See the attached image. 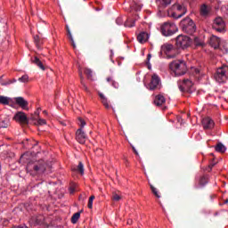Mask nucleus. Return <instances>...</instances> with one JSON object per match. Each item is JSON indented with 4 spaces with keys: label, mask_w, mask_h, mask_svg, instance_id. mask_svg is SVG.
Masks as SVG:
<instances>
[{
    "label": "nucleus",
    "mask_w": 228,
    "mask_h": 228,
    "mask_svg": "<svg viewBox=\"0 0 228 228\" xmlns=\"http://www.w3.org/2000/svg\"><path fill=\"white\" fill-rule=\"evenodd\" d=\"M102 103L106 108V110H110V104L108 103V98H103V100H102Z\"/></svg>",
    "instance_id": "40"
},
{
    "label": "nucleus",
    "mask_w": 228,
    "mask_h": 228,
    "mask_svg": "<svg viewBox=\"0 0 228 228\" xmlns=\"http://www.w3.org/2000/svg\"><path fill=\"white\" fill-rule=\"evenodd\" d=\"M220 44H222V39L220 37L212 35L209 40V45L214 49H220Z\"/></svg>",
    "instance_id": "15"
},
{
    "label": "nucleus",
    "mask_w": 228,
    "mask_h": 228,
    "mask_svg": "<svg viewBox=\"0 0 228 228\" xmlns=\"http://www.w3.org/2000/svg\"><path fill=\"white\" fill-rule=\"evenodd\" d=\"M180 28L187 35H193L197 31V25H195V22L190 17H186L181 20Z\"/></svg>",
    "instance_id": "2"
},
{
    "label": "nucleus",
    "mask_w": 228,
    "mask_h": 228,
    "mask_svg": "<svg viewBox=\"0 0 228 228\" xmlns=\"http://www.w3.org/2000/svg\"><path fill=\"white\" fill-rule=\"evenodd\" d=\"M156 3L159 6V12H163V10H165V8H167L168 4L172 3V0H156Z\"/></svg>",
    "instance_id": "17"
},
{
    "label": "nucleus",
    "mask_w": 228,
    "mask_h": 228,
    "mask_svg": "<svg viewBox=\"0 0 228 228\" xmlns=\"http://www.w3.org/2000/svg\"><path fill=\"white\" fill-rule=\"evenodd\" d=\"M76 191V185L73 184L69 187V193L72 195Z\"/></svg>",
    "instance_id": "44"
},
{
    "label": "nucleus",
    "mask_w": 228,
    "mask_h": 228,
    "mask_svg": "<svg viewBox=\"0 0 228 228\" xmlns=\"http://www.w3.org/2000/svg\"><path fill=\"white\" fill-rule=\"evenodd\" d=\"M95 200V196L94 195H92L90 198H89V200H88V203H87V208L89 209H92V208H94V200Z\"/></svg>",
    "instance_id": "32"
},
{
    "label": "nucleus",
    "mask_w": 228,
    "mask_h": 228,
    "mask_svg": "<svg viewBox=\"0 0 228 228\" xmlns=\"http://www.w3.org/2000/svg\"><path fill=\"white\" fill-rule=\"evenodd\" d=\"M212 29L216 31L217 33H225L227 31L225 21L222 17H217L214 20L212 24Z\"/></svg>",
    "instance_id": "8"
},
{
    "label": "nucleus",
    "mask_w": 228,
    "mask_h": 228,
    "mask_svg": "<svg viewBox=\"0 0 228 228\" xmlns=\"http://www.w3.org/2000/svg\"><path fill=\"white\" fill-rule=\"evenodd\" d=\"M72 172H77L80 175H83L85 174V165H83V162H79L77 167H73L71 168Z\"/></svg>",
    "instance_id": "21"
},
{
    "label": "nucleus",
    "mask_w": 228,
    "mask_h": 228,
    "mask_svg": "<svg viewBox=\"0 0 228 228\" xmlns=\"http://www.w3.org/2000/svg\"><path fill=\"white\" fill-rule=\"evenodd\" d=\"M10 126V119L8 118H0V128H6Z\"/></svg>",
    "instance_id": "24"
},
{
    "label": "nucleus",
    "mask_w": 228,
    "mask_h": 228,
    "mask_svg": "<svg viewBox=\"0 0 228 228\" xmlns=\"http://www.w3.org/2000/svg\"><path fill=\"white\" fill-rule=\"evenodd\" d=\"M27 172H28L30 175L44 174V172H45V162H44V160L28 162L27 164Z\"/></svg>",
    "instance_id": "1"
},
{
    "label": "nucleus",
    "mask_w": 228,
    "mask_h": 228,
    "mask_svg": "<svg viewBox=\"0 0 228 228\" xmlns=\"http://www.w3.org/2000/svg\"><path fill=\"white\" fill-rule=\"evenodd\" d=\"M79 218H81V212L75 213L71 217V224H77Z\"/></svg>",
    "instance_id": "29"
},
{
    "label": "nucleus",
    "mask_w": 228,
    "mask_h": 228,
    "mask_svg": "<svg viewBox=\"0 0 228 228\" xmlns=\"http://www.w3.org/2000/svg\"><path fill=\"white\" fill-rule=\"evenodd\" d=\"M97 151V152H102V149H98V150H96Z\"/></svg>",
    "instance_id": "56"
},
{
    "label": "nucleus",
    "mask_w": 228,
    "mask_h": 228,
    "mask_svg": "<svg viewBox=\"0 0 228 228\" xmlns=\"http://www.w3.org/2000/svg\"><path fill=\"white\" fill-rule=\"evenodd\" d=\"M149 86L150 90H158L161 86V79L158 75H152Z\"/></svg>",
    "instance_id": "12"
},
{
    "label": "nucleus",
    "mask_w": 228,
    "mask_h": 228,
    "mask_svg": "<svg viewBox=\"0 0 228 228\" xmlns=\"http://www.w3.org/2000/svg\"><path fill=\"white\" fill-rule=\"evenodd\" d=\"M106 81H107V83H110V85H111V86H113V88H116V89L118 88V82L115 81L113 79V77H108L106 78Z\"/></svg>",
    "instance_id": "25"
},
{
    "label": "nucleus",
    "mask_w": 228,
    "mask_h": 228,
    "mask_svg": "<svg viewBox=\"0 0 228 228\" xmlns=\"http://www.w3.org/2000/svg\"><path fill=\"white\" fill-rule=\"evenodd\" d=\"M151 58H152V55H151V53H149L148 56H147V61H151Z\"/></svg>",
    "instance_id": "50"
},
{
    "label": "nucleus",
    "mask_w": 228,
    "mask_h": 228,
    "mask_svg": "<svg viewBox=\"0 0 228 228\" xmlns=\"http://www.w3.org/2000/svg\"><path fill=\"white\" fill-rule=\"evenodd\" d=\"M227 202H228V200H225V204H227Z\"/></svg>",
    "instance_id": "59"
},
{
    "label": "nucleus",
    "mask_w": 228,
    "mask_h": 228,
    "mask_svg": "<svg viewBox=\"0 0 228 228\" xmlns=\"http://www.w3.org/2000/svg\"><path fill=\"white\" fill-rule=\"evenodd\" d=\"M161 53H165L167 60L175 58V56H177V50H175V48L170 44H164L161 46Z\"/></svg>",
    "instance_id": "9"
},
{
    "label": "nucleus",
    "mask_w": 228,
    "mask_h": 228,
    "mask_svg": "<svg viewBox=\"0 0 228 228\" xmlns=\"http://www.w3.org/2000/svg\"><path fill=\"white\" fill-rule=\"evenodd\" d=\"M200 186H206V184H208V179L206 178V176H202L200 179Z\"/></svg>",
    "instance_id": "39"
},
{
    "label": "nucleus",
    "mask_w": 228,
    "mask_h": 228,
    "mask_svg": "<svg viewBox=\"0 0 228 228\" xmlns=\"http://www.w3.org/2000/svg\"><path fill=\"white\" fill-rule=\"evenodd\" d=\"M15 102L22 110H28V101L24 100L22 97H17Z\"/></svg>",
    "instance_id": "20"
},
{
    "label": "nucleus",
    "mask_w": 228,
    "mask_h": 228,
    "mask_svg": "<svg viewBox=\"0 0 228 228\" xmlns=\"http://www.w3.org/2000/svg\"><path fill=\"white\" fill-rule=\"evenodd\" d=\"M80 83L82 85V88L83 90H85V92H88V86H86V84H85V80L83 78V73H80Z\"/></svg>",
    "instance_id": "31"
},
{
    "label": "nucleus",
    "mask_w": 228,
    "mask_h": 228,
    "mask_svg": "<svg viewBox=\"0 0 228 228\" xmlns=\"http://www.w3.org/2000/svg\"><path fill=\"white\" fill-rule=\"evenodd\" d=\"M13 120L19 122L20 124H21V126H28V124H29V119L28 118V116H26V113L22 111H18L14 115Z\"/></svg>",
    "instance_id": "11"
},
{
    "label": "nucleus",
    "mask_w": 228,
    "mask_h": 228,
    "mask_svg": "<svg viewBox=\"0 0 228 228\" xmlns=\"http://www.w3.org/2000/svg\"><path fill=\"white\" fill-rule=\"evenodd\" d=\"M202 126L204 129H213L215 127V121L210 118H205L202 119Z\"/></svg>",
    "instance_id": "16"
},
{
    "label": "nucleus",
    "mask_w": 228,
    "mask_h": 228,
    "mask_svg": "<svg viewBox=\"0 0 228 228\" xmlns=\"http://www.w3.org/2000/svg\"><path fill=\"white\" fill-rule=\"evenodd\" d=\"M66 29H67V33L69 40H72V33L70 32V28H69V26H66Z\"/></svg>",
    "instance_id": "43"
},
{
    "label": "nucleus",
    "mask_w": 228,
    "mask_h": 228,
    "mask_svg": "<svg viewBox=\"0 0 228 228\" xmlns=\"http://www.w3.org/2000/svg\"><path fill=\"white\" fill-rule=\"evenodd\" d=\"M160 32L163 37H172L177 33V26L170 21L164 22L160 27Z\"/></svg>",
    "instance_id": "5"
},
{
    "label": "nucleus",
    "mask_w": 228,
    "mask_h": 228,
    "mask_svg": "<svg viewBox=\"0 0 228 228\" xmlns=\"http://www.w3.org/2000/svg\"><path fill=\"white\" fill-rule=\"evenodd\" d=\"M86 134L83 131V128H79L76 132V140L78 143L84 145L86 142Z\"/></svg>",
    "instance_id": "14"
},
{
    "label": "nucleus",
    "mask_w": 228,
    "mask_h": 228,
    "mask_svg": "<svg viewBox=\"0 0 228 228\" xmlns=\"http://www.w3.org/2000/svg\"><path fill=\"white\" fill-rule=\"evenodd\" d=\"M191 45V38L188 36L179 35L175 38V46L177 49H186V47H190Z\"/></svg>",
    "instance_id": "7"
},
{
    "label": "nucleus",
    "mask_w": 228,
    "mask_h": 228,
    "mask_svg": "<svg viewBox=\"0 0 228 228\" xmlns=\"http://www.w3.org/2000/svg\"><path fill=\"white\" fill-rule=\"evenodd\" d=\"M84 73L86 74V76L87 77V79H92V69H86L84 70Z\"/></svg>",
    "instance_id": "37"
},
{
    "label": "nucleus",
    "mask_w": 228,
    "mask_h": 228,
    "mask_svg": "<svg viewBox=\"0 0 228 228\" xmlns=\"http://www.w3.org/2000/svg\"><path fill=\"white\" fill-rule=\"evenodd\" d=\"M12 83H17V79L13 78L12 80L9 79L2 83V86H8V85H12Z\"/></svg>",
    "instance_id": "34"
},
{
    "label": "nucleus",
    "mask_w": 228,
    "mask_h": 228,
    "mask_svg": "<svg viewBox=\"0 0 228 228\" xmlns=\"http://www.w3.org/2000/svg\"><path fill=\"white\" fill-rule=\"evenodd\" d=\"M223 47L225 50V53H228V43H224V45H223Z\"/></svg>",
    "instance_id": "48"
},
{
    "label": "nucleus",
    "mask_w": 228,
    "mask_h": 228,
    "mask_svg": "<svg viewBox=\"0 0 228 228\" xmlns=\"http://www.w3.org/2000/svg\"><path fill=\"white\" fill-rule=\"evenodd\" d=\"M137 40L140 44H145L149 40V34L147 32H141L137 36Z\"/></svg>",
    "instance_id": "22"
},
{
    "label": "nucleus",
    "mask_w": 228,
    "mask_h": 228,
    "mask_svg": "<svg viewBox=\"0 0 228 228\" xmlns=\"http://www.w3.org/2000/svg\"><path fill=\"white\" fill-rule=\"evenodd\" d=\"M20 83H28L29 81V77L28 75H23L18 79Z\"/></svg>",
    "instance_id": "33"
},
{
    "label": "nucleus",
    "mask_w": 228,
    "mask_h": 228,
    "mask_svg": "<svg viewBox=\"0 0 228 228\" xmlns=\"http://www.w3.org/2000/svg\"><path fill=\"white\" fill-rule=\"evenodd\" d=\"M180 92H186L187 94H193L195 88H193V82L188 78L183 79L179 86Z\"/></svg>",
    "instance_id": "10"
},
{
    "label": "nucleus",
    "mask_w": 228,
    "mask_h": 228,
    "mask_svg": "<svg viewBox=\"0 0 228 228\" xmlns=\"http://www.w3.org/2000/svg\"><path fill=\"white\" fill-rule=\"evenodd\" d=\"M195 74H200V70L199 69H194Z\"/></svg>",
    "instance_id": "52"
},
{
    "label": "nucleus",
    "mask_w": 228,
    "mask_h": 228,
    "mask_svg": "<svg viewBox=\"0 0 228 228\" xmlns=\"http://www.w3.org/2000/svg\"><path fill=\"white\" fill-rule=\"evenodd\" d=\"M8 224H10V221L8 219L3 220V225H8Z\"/></svg>",
    "instance_id": "47"
},
{
    "label": "nucleus",
    "mask_w": 228,
    "mask_h": 228,
    "mask_svg": "<svg viewBox=\"0 0 228 228\" xmlns=\"http://www.w3.org/2000/svg\"><path fill=\"white\" fill-rule=\"evenodd\" d=\"M116 23H117L118 26H120V24H122V18H118V19L116 20Z\"/></svg>",
    "instance_id": "46"
},
{
    "label": "nucleus",
    "mask_w": 228,
    "mask_h": 228,
    "mask_svg": "<svg viewBox=\"0 0 228 228\" xmlns=\"http://www.w3.org/2000/svg\"><path fill=\"white\" fill-rule=\"evenodd\" d=\"M216 152H221L222 154H224V152H225V151H227V148H225V146L223 145L222 142H219L216 146Z\"/></svg>",
    "instance_id": "27"
},
{
    "label": "nucleus",
    "mask_w": 228,
    "mask_h": 228,
    "mask_svg": "<svg viewBox=\"0 0 228 228\" xmlns=\"http://www.w3.org/2000/svg\"><path fill=\"white\" fill-rule=\"evenodd\" d=\"M132 149H133L134 154H135L136 156H138V151H136V149H135L134 147H132Z\"/></svg>",
    "instance_id": "51"
},
{
    "label": "nucleus",
    "mask_w": 228,
    "mask_h": 228,
    "mask_svg": "<svg viewBox=\"0 0 228 228\" xmlns=\"http://www.w3.org/2000/svg\"><path fill=\"white\" fill-rule=\"evenodd\" d=\"M78 125L80 126V129H83L84 126H86V122L82 118H78Z\"/></svg>",
    "instance_id": "41"
},
{
    "label": "nucleus",
    "mask_w": 228,
    "mask_h": 228,
    "mask_svg": "<svg viewBox=\"0 0 228 228\" xmlns=\"http://www.w3.org/2000/svg\"><path fill=\"white\" fill-rule=\"evenodd\" d=\"M34 44L36 45L37 49H40V46L42 45V39H40V36H34Z\"/></svg>",
    "instance_id": "28"
},
{
    "label": "nucleus",
    "mask_w": 228,
    "mask_h": 228,
    "mask_svg": "<svg viewBox=\"0 0 228 228\" xmlns=\"http://www.w3.org/2000/svg\"><path fill=\"white\" fill-rule=\"evenodd\" d=\"M31 61L34 63V65H37V67L41 69V70H45V66H44V63H42V61H40L38 57L35 56L31 59Z\"/></svg>",
    "instance_id": "23"
},
{
    "label": "nucleus",
    "mask_w": 228,
    "mask_h": 228,
    "mask_svg": "<svg viewBox=\"0 0 228 228\" xmlns=\"http://www.w3.org/2000/svg\"><path fill=\"white\" fill-rule=\"evenodd\" d=\"M194 44L198 47H202V45H204V43L200 42V39L199 37H194Z\"/></svg>",
    "instance_id": "36"
},
{
    "label": "nucleus",
    "mask_w": 228,
    "mask_h": 228,
    "mask_svg": "<svg viewBox=\"0 0 228 228\" xmlns=\"http://www.w3.org/2000/svg\"><path fill=\"white\" fill-rule=\"evenodd\" d=\"M214 77L217 83H225L228 77V66H223L217 69Z\"/></svg>",
    "instance_id": "6"
},
{
    "label": "nucleus",
    "mask_w": 228,
    "mask_h": 228,
    "mask_svg": "<svg viewBox=\"0 0 228 228\" xmlns=\"http://www.w3.org/2000/svg\"><path fill=\"white\" fill-rule=\"evenodd\" d=\"M150 188H151L153 195H155V197H157V199L161 198V195H159V192L158 191V189L156 187H154V185L150 184Z\"/></svg>",
    "instance_id": "30"
},
{
    "label": "nucleus",
    "mask_w": 228,
    "mask_h": 228,
    "mask_svg": "<svg viewBox=\"0 0 228 228\" xmlns=\"http://www.w3.org/2000/svg\"><path fill=\"white\" fill-rule=\"evenodd\" d=\"M71 45L73 46V47H76V44L74 43V38L72 37V40H71Z\"/></svg>",
    "instance_id": "53"
},
{
    "label": "nucleus",
    "mask_w": 228,
    "mask_h": 228,
    "mask_svg": "<svg viewBox=\"0 0 228 228\" xmlns=\"http://www.w3.org/2000/svg\"><path fill=\"white\" fill-rule=\"evenodd\" d=\"M186 12H188L186 7L179 4H173L172 7L167 10L168 15L174 19H181V17L186 15Z\"/></svg>",
    "instance_id": "4"
},
{
    "label": "nucleus",
    "mask_w": 228,
    "mask_h": 228,
    "mask_svg": "<svg viewBox=\"0 0 228 228\" xmlns=\"http://www.w3.org/2000/svg\"><path fill=\"white\" fill-rule=\"evenodd\" d=\"M99 95H100L101 101H102L103 99H106V96H104V95L102 94V93H100Z\"/></svg>",
    "instance_id": "49"
},
{
    "label": "nucleus",
    "mask_w": 228,
    "mask_h": 228,
    "mask_svg": "<svg viewBox=\"0 0 228 228\" xmlns=\"http://www.w3.org/2000/svg\"><path fill=\"white\" fill-rule=\"evenodd\" d=\"M125 26H126V28H134V21H132L131 24L126 22V23H125Z\"/></svg>",
    "instance_id": "45"
},
{
    "label": "nucleus",
    "mask_w": 228,
    "mask_h": 228,
    "mask_svg": "<svg viewBox=\"0 0 228 228\" xmlns=\"http://www.w3.org/2000/svg\"><path fill=\"white\" fill-rule=\"evenodd\" d=\"M169 69L175 72V76H184L186 74V62L177 60L169 63Z\"/></svg>",
    "instance_id": "3"
},
{
    "label": "nucleus",
    "mask_w": 228,
    "mask_h": 228,
    "mask_svg": "<svg viewBox=\"0 0 228 228\" xmlns=\"http://www.w3.org/2000/svg\"><path fill=\"white\" fill-rule=\"evenodd\" d=\"M200 15L203 19H208L211 15V7L206 4H201L200 7Z\"/></svg>",
    "instance_id": "13"
},
{
    "label": "nucleus",
    "mask_w": 228,
    "mask_h": 228,
    "mask_svg": "<svg viewBox=\"0 0 228 228\" xmlns=\"http://www.w3.org/2000/svg\"><path fill=\"white\" fill-rule=\"evenodd\" d=\"M35 120H37V118H34Z\"/></svg>",
    "instance_id": "60"
},
{
    "label": "nucleus",
    "mask_w": 228,
    "mask_h": 228,
    "mask_svg": "<svg viewBox=\"0 0 228 228\" xmlns=\"http://www.w3.org/2000/svg\"><path fill=\"white\" fill-rule=\"evenodd\" d=\"M0 104L8 106L10 104V98L8 96L0 95Z\"/></svg>",
    "instance_id": "26"
},
{
    "label": "nucleus",
    "mask_w": 228,
    "mask_h": 228,
    "mask_svg": "<svg viewBox=\"0 0 228 228\" xmlns=\"http://www.w3.org/2000/svg\"><path fill=\"white\" fill-rule=\"evenodd\" d=\"M43 113H44L45 115H47V110H44Z\"/></svg>",
    "instance_id": "57"
},
{
    "label": "nucleus",
    "mask_w": 228,
    "mask_h": 228,
    "mask_svg": "<svg viewBox=\"0 0 228 228\" xmlns=\"http://www.w3.org/2000/svg\"><path fill=\"white\" fill-rule=\"evenodd\" d=\"M133 10H134L135 12H140L142 10V4H134L132 5Z\"/></svg>",
    "instance_id": "38"
},
{
    "label": "nucleus",
    "mask_w": 228,
    "mask_h": 228,
    "mask_svg": "<svg viewBox=\"0 0 228 228\" xmlns=\"http://www.w3.org/2000/svg\"><path fill=\"white\" fill-rule=\"evenodd\" d=\"M2 83H4V80H3V76L0 77V85L2 86Z\"/></svg>",
    "instance_id": "54"
},
{
    "label": "nucleus",
    "mask_w": 228,
    "mask_h": 228,
    "mask_svg": "<svg viewBox=\"0 0 228 228\" xmlns=\"http://www.w3.org/2000/svg\"><path fill=\"white\" fill-rule=\"evenodd\" d=\"M45 124H47V121H45V119H44V118H38L37 119V125L38 126H45Z\"/></svg>",
    "instance_id": "42"
},
{
    "label": "nucleus",
    "mask_w": 228,
    "mask_h": 228,
    "mask_svg": "<svg viewBox=\"0 0 228 228\" xmlns=\"http://www.w3.org/2000/svg\"><path fill=\"white\" fill-rule=\"evenodd\" d=\"M153 102L155 106H163V104L167 102V100L165 99V96H163L162 94H158L155 96Z\"/></svg>",
    "instance_id": "19"
},
{
    "label": "nucleus",
    "mask_w": 228,
    "mask_h": 228,
    "mask_svg": "<svg viewBox=\"0 0 228 228\" xmlns=\"http://www.w3.org/2000/svg\"><path fill=\"white\" fill-rule=\"evenodd\" d=\"M35 115H37V117H38V115H40V110H37L36 112H35Z\"/></svg>",
    "instance_id": "55"
},
{
    "label": "nucleus",
    "mask_w": 228,
    "mask_h": 228,
    "mask_svg": "<svg viewBox=\"0 0 228 228\" xmlns=\"http://www.w3.org/2000/svg\"><path fill=\"white\" fill-rule=\"evenodd\" d=\"M31 221L34 222L35 225H44V224L45 223V217L42 215H39L32 217Z\"/></svg>",
    "instance_id": "18"
},
{
    "label": "nucleus",
    "mask_w": 228,
    "mask_h": 228,
    "mask_svg": "<svg viewBox=\"0 0 228 228\" xmlns=\"http://www.w3.org/2000/svg\"><path fill=\"white\" fill-rule=\"evenodd\" d=\"M213 167H215V165H211V166H210V168H213Z\"/></svg>",
    "instance_id": "58"
},
{
    "label": "nucleus",
    "mask_w": 228,
    "mask_h": 228,
    "mask_svg": "<svg viewBox=\"0 0 228 228\" xmlns=\"http://www.w3.org/2000/svg\"><path fill=\"white\" fill-rule=\"evenodd\" d=\"M111 199H112V200H115L116 202H118V200H120V199H122V197H120L118 195V193H117V192H112Z\"/></svg>",
    "instance_id": "35"
}]
</instances>
